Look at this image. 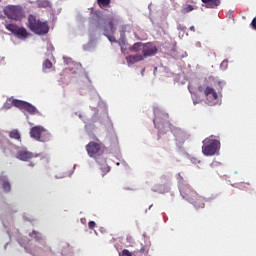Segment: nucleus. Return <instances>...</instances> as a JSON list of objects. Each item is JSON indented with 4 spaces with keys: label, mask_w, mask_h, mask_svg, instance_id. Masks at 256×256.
Returning <instances> with one entry per match:
<instances>
[{
    "label": "nucleus",
    "mask_w": 256,
    "mask_h": 256,
    "mask_svg": "<svg viewBox=\"0 0 256 256\" xmlns=\"http://www.w3.org/2000/svg\"><path fill=\"white\" fill-rule=\"evenodd\" d=\"M180 194L183 199H186L196 209H205V197L198 195L189 184H184L180 187Z\"/></svg>",
    "instance_id": "1"
},
{
    "label": "nucleus",
    "mask_w": 256,
    "mask_h": 256,
    "mask_svg": "<svg viewBox=\"0 0 256 256\" xmlns=\"http://www.w3.org/2000/svg\"><path fill=\"white\" fill-rule=\"evenodd\" d=\"M27 27L35 35H47V33H49V23L47 21L37 19V16L33 14L28 16Z\"/></svg>",
    "instance_id": "2"
},
{
    "label": "nucleus",
    "mask_w": 256,
    "mask_h": 256,
    "mask_svg": "<svg viewBox=\"0 0 256 256\" xmlns=\"http://www.w3.org/2000/svg\"><path fill=\"white\" fill-rule=\"evenodd\" d=\"M219 149H221V142L217 139H213V136L203 141L202 153L206 157H213Z\"/></svg>",
    "instance_id": "3"
},
{
    "label": "nucleus",
    "mask_w": 256,
    "mask_h": 256,
    "mask_svg": "<svg viewBox=\"0 0 256 256\" xmlns=\"http://www.w3.org/2000/svg\"><path fill=\"white\" fill-rule=\"evenodd\" d=\"M133 51H141L144 59L147 57H153V55H157V47L151 43L143 44L141 42H137L133 45Z\"/></svg>",
    "instance_id": "4"
},
{
    "label": "nucleus",
    "mask_w": 256,
    "mask_h": 256,
    "mask_svg": "<svg viewBox=\"0 0 256 256\" xmlns=\"http://www.w3.org/2000/svg\"><path fill=\"white\" fill-rule=\"evenodd\" d=\"M30 137L41 143H46L51 139V135L43 126H34L30 129Z\"/></svg>",
    "instance_id": "5"
},
{
    "label": "nucleus",
    "mask_w": 256,
    "mask_h": 256,
    "mask_svg": "<svg viewBox=\"0 0 256 256\" xmlns=\"http://www.w3.org/2000/svg\"><path fill=\"white\" fill-rule=\"evenodd\" d=\"M86 151L90 157L95 159L103 155V144L101 142L91 141L86 145Z\"/></svg>",
    "instance_id": "6"
},
{
    "label": "nucleus",
    "mask_w": 256,
    "mask_h": 256,
    "mask_svg": "<svg viewBox=\"0 0 256 256\" xmlns=\"http://www.w3.org/2000/svg\"><path fill=\"white\" fill-rule=\"evenodd\" d=\"M4 14L8 19L21 21V18L23 17V8L20 6H8L4 9Z\"/></svg>",
    "instance_id": "7"
},
{
    "label": "nucleus",
    "mask_w": 256,
    "mask_h": 256,
    "mask_svg": "<svg viewBox=\"0 0 256 256\" xmlns=\"http://www.w3.org/2000/svg\"><path fill=\"white\" fill-rule=\"evenodd\" d=\"M6 29L13 33V35H15V37L18 39H27V37L30 35L25 27H19L15 24H7Z\"/></svg>",
    "instance_id": "8"
},
{
    "label": "nucleus",
    "mask_w": 256,
    "mask_h": 256,
    "mask_svg": "<svg viewBox=\"0 0 256 256\" xmlns=\"http://www.w3.org/2000/svg\"><path fill=\"white\" fill-rule=\"evenodd\" d=\"M15 107H17L21 111H26L30 115L37 114V108H35V106L31 105L29 102L16 100L15 101Z\"/></svg>",
    "instance_id": "9"
},
{
    "label": "nucleus",
    "mask_w": 256,
    "mask_h": 256,
    "mask_svg": "<svg viewBox=\"0 0 256 256\" xmlns=\"http://www.w3.org/2000/svg\"><path fill=\"white\" fill-rule=\"evenodd\" d=\"M33 157H37V155L27 150V148H20L16 153V159H19V161H29Z\"/></svg>",
    "instance_id": "10"
},
{
    "label": "nucleus",
    "mask_w": 256,
    "mask_h": 256,
    "mask_svg": "<svg viewBox=\"0 0 256 256\" xmlns=\"http://www.w3.org/2000/svg\"><path fill=\"white\" fill-rule=\"evenodd\" d=\"M115 23H117V19L111 18L104 24L103 31L104 35H113L115 33Z\"/></svg>",
    "instance_id": "11"
},
{
    "label": "nucleus",
    "mask_w": 256,
    "mask_h": 256,
    "mask_svg": "<svg viewBox=\"0 0 256 256\" xmlns=\"http://www.w3.org/2000/svg\"><path fill=\"white\" fill-rule=\"evenodd\" d=\"M151 250V242H145L141 244V248L133 252V256H149V251Z\"/></svg>",
    "instance_id": "12"
},
{
    "label": "nucleus",
    "mask_w": 256,
    "mask_h": 256,
    "mask_svg": "<svg viewBox=\"0 0 256 256\" xmlns=\"http://www.w3.org/2000/svg\"><path fill=\"white\" fill-rule=\"evenodd\" d=\"M204 95L209 101H217V99L219 98L217 91L209 86L204 89Z\"/></svg>",
    "instance_id": "13"
},
{
    "label": "nucleus",
    "mask_w": 256,
    "mask_h": 256,
    "mask_svg": "<svg viewBox=\"0 0 256 256\" xmlns=\"http://www.w3.org/2000/svg\"><path fill=\"white\" fill-rule=\"evenodd\" d=\"M145 58L143 54H135V55H129L126 57V61L128 65H135V63H139V61H144Z\"/></svg>",
    "instance_id": "14"
},
{
    "label": "nucleus",
    "mask_w": 256,
    "mask_h": 256,
    "mask_svg": "<svg viewBox=\"0 0 256 256\" xmlns=\"http://www.w3.org/2000/svg\"><path fill=\"white\" fill-rule=\"evenodd\" d=\"M206 9H217L221 5V0H201Z\"/></svg>",
    "instance_id": "15"
},
{
    "label": "nucleus",
    "mask_w": 256,
    "mask_h": 256,
    "mask_svg": "<svg viewBox=\"0 0 256 256\" xmlns=\"http://www.w3.org/2000/svg\"><path fill=\"white\" fill-rule=\"evenodd\" d=\"M2 189L4 193H9L11 191V182L5 177L2 178Z\"/></svg>",
    "instance_id": "16"
},
{
    "label": "nucleus",
    "mask_w": 256,
    "mask_h": 256,
    "mask_svg": "<svg viewBox=\"0 0 256 256\" xmlns=\"http://www.w3.org/2000/svg\"><path fill=\"white\" fill-rule=\"evenodd\" d=\"M213 87H215L216 91L220 93L223 91V87H225V81L216 80L214 81Z\"/></svg>",
    "instance_id": "17"
},
{
    "label": "nucleus",
    "mask_w": 256,
    "mask_h": 256,
    "mask_svg": "<svg viewBox=\"0 0 256 256\" xmlns=\"http://www.w3.org/2000/svg\"><path fill=\"white\" fill-rule=\"evenodd\" d=\"M10 139H16V141H21V133H19V130L14 129L9 132Z\"/></svg>",
    "instance_id": "18"
},
{
    "label": "nucleus",
    "mask_w": 256,
    "mask_h": 256,
    "mask_svg": "<svg viewBox=\"0 0 256 256\" xmlns=\"http://www.w3.org/2000/svg\"><path fill=\"white\" fill-rule=\"evenodd\" d=\"M196 9H197V6L186 5L185 7L182 8L181 13L183 15H187V13H191V11H195Z\"/></svg>",
    "instance_id": "19"
},
{
    "label": "nucleus",
    "mask_w": 256,
    "mask_h": 256,
    "mask_svg": "<svg viewBox=\"0 0 256 256\" xmlns=\"http://www.w3.org/2000/svg\"><path fill=\"white\" fill-rule=\"evenodd\" d=\"M15 101H18L17 99H14V100H11V99H8L4 105H3V109H11V107H15Z\"/></svg>",
    "instance_id": "20"
},
{
    "label": "nucleus",
    "mask_w": 256,
    "mask_h": 256,
    "mask_svg": "<svg viewBox=\"0 0 256 256\" xmlns=\"http://www.w3.org/2000/svg\"><path fill=\"white\" fill-rule=\"evenodd\" d=\"M38 7L40 8H47V7H51V2H49L48 0H42L38 3Z\"/></svg>",
    "instance_id": "21"
},
{
    "label": "nucleus",
    "mask_w": 256,
    "mask_h": 256,
    "mask_svg": "<svg viewBox=\"0 0 256 256\" xmlns=\"http://www.w3.org/2000/svg\"><path fill=\"white\" fill-rule=\"evenodd\" d=\"M97 3L100 7H108L111 3V0H97Z\"/></svg>",
    "instance_id": "22"
},
{
    "label": "nucleus",
    "mask_w": 256,
    "mask_h": 256,
    "mask_svg": "<svg viewBox=\"0 0 256 256\" xmlns=\"http://www.w3.org/2000/svg\"><path fill=\"white\" fill-rule=\"evenodd\" d=\"M13 147H14V145L10 144L8 148L3 149V153L5 155H11L13 153Z\"/></svg>",
    "instance_id": "23"
},
{
    "label": "nucleus",
    "mask_w": 256,
    "mask_h": 256,
    "mask_svg": "<svg viewBox=\"0 0 256 256\" xmlns=\"http://www.w3.org/2000/svg\"><path fill=\"white\" fill-rule=\"evenodd\" d=\"M51 67H53V63L51 62V60L46 59V60L43 62V68H44V69H51Z\"/></svg>",
    "instance_id": "24"
},
{
    "label": "nucleus",
    "mask_w": 256,
    "mask_h": 256,
    "mask_svg": "<svg viewBox=\"0 0 256 256\" xmlns=\"http://www.w3.org/2000/svg\"><path fill=\"white\" fill-rule=\"evenodd\" d=\"M120 256H133V253H131L129 250L124 249L122 250V252L120 253Z\"/></svg>",
    "instance_id": "25"
},
{
    "label": "nucleus",
    "mask_w": 256,
    "mask_h": 256,
    "mask_svg": "<svg viewBox=\"0 0 256 256\" xmlns=\"http://www.w3.org/2000/svg\"><path fill=\"white\" fill-rule=\"evenodd\" d=\"M113 34H108L105 35V37H107V39L111 42V43H116L117 40L115 39V36H112Z\"/></svg>",
    "instance_id": "26"
},
{
    "label": "nucleus",
    "mask_w": 256,
    "mask_h": 256,
    "mask_svg": "<svg viewBox=\"0 0 256 256\" xmlns=\"http://www.w3.org/2000/svg\"><path fill=\"white\" fill-rule=\"evenodd\" d=\"M97 224L95 223V221H90L89 223H88V227H89V229H95V226H96Z\"/></svg>",
    "instance_id": "27"
},
{
    "label": "nucleus",
    "mask_w": 256,
    "mask_h": 256,
    "mask_svg": "<svg viewBox=\"0 0 256 256\" xmlns=\"http://www.w3.org/2000/svg\"><path fill=\"white\" fill-rule=\"evenodd\" d=\"M251 26L255 29L256 31V17L253 18L252 22H251Z\"/></svg>",
    "instance_id": "28"
},
{
    "label": "nucleus",
    "mask_w": 256,
    "mask_h": 256,
    "mask_svg": "<svg viewBox=\"0 0 256 256\" xmlns=\"http://www.w3.org/2000/svg\"><path fill=\"white\" fill-rule=\"evenodd\" d=\"M228 61L227 60H224L222 63H221V67H227L228 65Z\"/></svg>",
    "instance_id": "29"
},
{
    "label": "nucleus",
    "mask_w": 256,
    "mask_h": 256,
    "mask_svg": "<svg viewBox=\"0 0 256 256\" xmlns=\"http://www.w3.org/2000/svg\"><path fill=\"white\" fill-rule=\"evenodd\" d=\"M216 165H220V163L217 162V161H214V162L211 163V167H215Z\"/></svg>",
    "instance_id": "30"
},
{
    "label": "nucleus",
    "mask_w": 256,
    "mask_h": 256,
    "mask_svg": "<svg viewBox=\"0 0 256 256\" xmlns=\"http://www.w3.org/2000/svg\"><path fill=\"white\" fill-rule=\"evenodd\" d=\"M195 46L198 47V48H201V42H196Z\"/></svg>",
    "instance_id": "31"
},
{
    "label": "nucleus",
    "mask_w": 256,
    "mask_h": 256,
    "mask_svg": "<svg viewBox=\"0 0 256 256\" xmlns=\"http://www.w3.org/2000/svg\"><path fill=\"white\" fill-rule=\"evenodd\" d=\"M190 31H195V26H191Z\"/></svg>",
    "instance_id": "32"
},
{
    "label": "nucleus",
    "mask_w": 256,
    "mask_h": 256,
    "mask_svg": "<svg viewBox=\"0 0 256 256\" xmlns=\"http://www.w3.org/2000/svg\"><path fill=\"white\" fill-rule=\"evenodd\" d=\"M32 235H37V231H32Z\"/></svg>",
    "instance_id": "33"
},
{
    "label": "nucleus",
    "mask_w": 256,
    "mask_h": 256,
    "mask_svg": "<svg viewBox=\"0 0 256 256\" xmlns=\"http://www.w3.org/2000/svg\"><path fill=\"white\" fill-rule=\"evenodd\" d=\"M110 171V168L109 167H107V172H109Z\"/></svg>",
    "instance_id": "34"
}]
</instances>
